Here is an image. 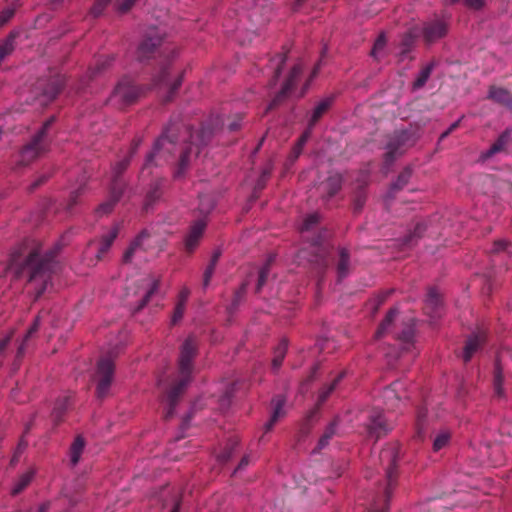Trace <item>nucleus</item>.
<instances>
[{
    "label": "nucleus",
    "instance_id": "obj_1",
    "mask_svg": "<svg viewBox=\"0 0 512 512\" xmlns=\"http://www.w3.org/2000/svg\"><path fill=\"white\" fill-rule=\"evenodd\" d=\"M64 246L62 241L47 250L37 245L26 255H13L9 269L18 279H25L28 283L34 285L35 298H40L46 291L51 274L55 266V257Z\"/></svg>",
    "mask_w": 512,
    "mask_h": 512
},
{
    "label": "nucleus",
    "instance_id": "obj_2",
    "mask_svg": "<svg viewBox=\"0 0 512 512\" xmlns=\"http://www.w3.org/2000/svg\"><path fill=\"white\" fill-rule=\"evenodd\" d=\"M161 49L162 54H167L160 64V70L154 77V85L166 90L163 98L164 103L173 100L174 95L180 88L183 81V72L172 76L170 74V61L174 57L175 51L163 42V38L158 31L148 33L139 44L137 49V59L145 61L154 57L155 53Z\"/></svg>",
    "mask_w": 512,
    "mask_h": 512
},
{
    "label": "nucleus",
    "instance_id": "obj_3",
    "mask_svg": "<svg viewBox=\"0 0 512 512\" xmlns=\"http://www.w3.org/2000/svg\"><path fill=\"white\" fill-rule=\"evenodd\" d=\"M198 340L194 335L188 336L180 347L178 357V376L175 383L167 393L168 409L165 412V419L173 417L174 410L180 396L184 393L192 380L194 372V359L198 354Z\"/></svg>",
    "mask_w": 512,
    "mask_h": 512
},
{
    "label": "nucleus",
    "instance_id": "obj_4",
    "mask_svg": "<svg viewBox=\"0 0 512 512\" xmlns=\"http://www.w3.org/2000/svg\"><path fill=\"white\" fill-rule=\"evenodd\" d=\"M179 130L180 124L178 122H170L165 127L161 136L155 141L153 150L147 155L142 173L153 165L157 166L161 162L170 160L177 146Z\"/></svg>",
    "mask_w": 512,
    "mask_h": 512
},
{
    "label": "nucleus",
    "instance_id": "obj_5",
    "mask_svg": "<svg viewBox=\"0 0 512 512\" xmlns=\"http://www.w3.org/2000/svg\"><path fill=\"white\" fill-rule=\"evenodd\" d=\"M129 165V159H123L117 162L112 168L111 182L108 189V199L101 205H98V215L110 213L115 205L120 201L127 189V182L122 174Z\"/></svg>",
    "mask_w": 512,
    "mask_h": 512
},
{
    "label": "nucleus",
    "instance_id": "obj_6",
    "mask_svg": "<svg viewBox=\"0 0 512 512\" xmlns=\"http://www.w3.org/2000/svg\"><path fill=\"white\" fill-rule=\"evenodd\" d=\"M54 122L55 117L53 116L47 119L42 125L41 129L22 148L19 154L18 165H28L48 150L50 144L48 129L53 125Z\"/></svg>",
    "mask_w": 512,
    "mask_h": 512
},
{
    "label": "nucleus",
    "instance_id": "obj_7",
    "mask_svg": "<svg viewBox=\"0 0 512 512\" xmlns=\"http://www.w3.org/2000/svg\"><path fill=\"white\" fill-rule=\"evenodd\" d=\"M141 94L142 89L132 79L124 77L115 86L107 103L116 109H124L134 104Z\"/></svg>",
    "mask_w": 512,
    "mask_h": 512
},
{
    "label": "nucleus",
    "instance_id": "obj_8",
    "mask_svg": "<svg viewBox=\"0 0 512 512\" xmlns=\"http://www.w3.org/2000/svg\"><path fill=\"white\" fill-rule=\"evenodd\" d=\"M186 132L189 134L190 144L181 150L178 167L175 171V177L177 178L184 174V171L190 163L192 154H198L199 147L206 145L212 136L211 129L205 126H202L196 134H193L189 128H186Z\"/></svg>",
    "mask_w": 512,
    "mask_h": 512
},
{
    "label": "nucleus",
    "instance_id": "obj_9",
    "mask_svg": "<svg viewBox=\"0 0 512 512\" xmlns=\"http://www.w3.org/2000/svg\"><path fill=\"white\" fill-rule=\"evenodd\" d=\"M116 357L117 350L113 348L106 355L98 359V400L111 395L115 371L114 360Z\"/></svg>",
    "mask_w": 512,
    "mask_h": 512
},
{
    "label": "nucleus",
    "instance_id": "obj_10",
    "mask_svg": "<svg viewBox=\"0 0 512 512\" xmlns=\"http://www.w3.org/2000/svg\"><path fill=\"white\" fill-rule=\"evenodd\" d=\"M379 460L386 474L387 486L384 491V496L385 503L388 505L397 478V462L399 460L398 446L392 444L384 447L379 454Z\"/></svg>",
    "mask_w": 512,
    "mask_h": 512
},
{
    "label": "nucleus",
    "instance_id": "obj_11",
    "mask_svg": "<svg viewBox=\"0 0 512 512\" xmlns=\"http://www.w3.org/2000/svg\"><path fill=\"white\" fill-rule=\"evenodd\" d=\"M416 142V137L413 132L408 130L395 131L389 136L386 143V153L384 161L387 165L392 164L398 157L403 155L405 151L413 146Z\"/></svg>",
    "mask_w": 512,
    "mask_h": 512
},
{
    "label": "nucleus",
    "instance_id": "obj_12",
    "mask_svg": "<svg viewBox=\"0 0 512 512\" xmlns=\"http://www.w3.org/2000/svg\"><path fill=\"white\" fill-rule=\"evenodd\" d=\"M328 236L327 231L321 232L316 237H313L310 239V248H311V255L307 257V250L302 249L300 251L299 257L300 258H307V260L313 264L314 266L325 269L328 266V249L325 246L324 242Z\"/></svg>",
    "mask_w": 512,
    "mask_h": 512
},
{
    "label": "nucleus",
    "instance_id": "obj_13",
    "mask_svg": "<svg viewBox=\"0 0 512 512\" xmlns=\"http://www.w3.org/2000/svg\"><path fill=\"white\" fill-rule=\"evenodd\" d=\"M448 22L443 18H434L426 21L422 27V36L427 44L435 43L448 32Z\"/></svg>",
    "mask_w": 512,
    "mask_h": 512
},
{
    "label": "nucleus",
    "instance_id": "obj_14",
    "mask_svg": "<svg viewBox=\"0 0 512 512\" xmlns=\"http://www.w3.org/2000/svg\"><path fill=\"white\" fill-rule=\"evenodd\" d=\"M303 71V66L301 63H297L293 66L291 69L288 78L284 82L281 90L279 93L273 98V100L270 102V104L267 107V110H272L276 108L278 105H280L289 95V93L294 88L297 79L301 75Z\"/></svg>",
    "mask_w": 512,
    "mask_h": 512
},
{
    "label": "nucleus",
    "instance_id": "obj_15",
    "mask_svg": "<svg viewBox=\"0 0 512 512\" xmlns=\"http://www.w3.org/2000/svg\"><path fill=\"white\" fill-rule=\"evenodd\" d=\"M344 375L345 373L344 372H341L340 374H338V376L336 378H334V380L329 384V385H326L324 386L320 392H319V395H318V399H317V407L312 409L306 416V419H305V423H304V426H305V429H306V432L308 433L310 427H311V421L312 419L317 415L318 413V410H319V407L328 399V397L330 396V394L335 390V388L337 387V385L339 384V382L344 378Z\"/></svg>",
    "mask_w": 512,
    "mask_h": 512
},
{
    "label": "nucleus",
    "instance_id": "obj_16",
    "mask_svg": "<svg viewBox=\"0 0 512 512\" xmlns=\"http://www.w3.org/2000/svg\"><path fill=\"white\" fill-rule=\"evenodd\" d=\"M423 309L425 314L431 319H438L443 315L444 307L442 298L435 288H429Z\"/></svg>",
    "mask_w": 512,
    "mask_h": 512
},
{
    "label": "nucleus",
    "instance_id": "obj_17",
    "mask_svg": "<svg viewBox=\"0 0 512 512\" xmlns=\"http://www.w3.org/2000/svg\"><path fill=\"white\" fill-rule=\"evenodd\" d=\"M403 392L404 384L401 381H395L383 390L382 399L388 410H394L398 407Z\"/></svg>",
    "mask_w": 512,
    "mask_h": 512
},
{
    "label": "nucleus",
    "instance_id": "obj_18",
    "mask_svg": "<svg viewBox=\"0 0 512 512\" xmlns=\"http://www.w3.org/2000/svg\"><path fill=\"white\" fill-rule=\"evenodd\" d=\"M206 228V222L203 219L196 220L189 229L185 238V249L187 252L192 253L198 246L203 233Z\"/></svg>",
    "mask_w": 512,
    "mask_h": 512
},
{
    "label": "nucleus",
    "instance_id": "obj_19",
    "mask_svg": "<svg viewBox=\"0 0 512 512\" xmlns=\"http://www.w3.org/2000/svg\"><path fill=\"white\" fill-rule=\"evenodd\" d=\"M342 187V177L338 173H333L328 176V178L321 182L318 186V191L322 195L323 198L329 199L332 198L335 194L339 192Z\"/></svg>",
    "mask_w": 512,
    "mask_h": 512
},
{
    "label": "nucleus",
    "instance_id": "obj_20",
    "mask_svg": "<svg viewBox=\"0 0 512 512\" xmlns=\"http://www.w3.org/2000/svg\"><path fill=\"white\" fill-rule=\"evenodd\" d=\"M368 430L371 435L379 438L391 430V425L387 423L384 415L381 412L374 411L369 416Z\"/></svg>",
    "mask_w": 512,
    "mask_h": 512
},
{
    "label": "nucleus",
    "instance_id": "obj_21",
    "mask_svg": "<svg viewBox=\"0 0 512 512\" xmlns=\"http://www.w3.org/2000/svg\"><path fill=\"white\" fill-rule=\"evenodd\" d=\"M488 99L512 112V93L509 90L491 86L488 92Z\"/></svg>",
    "mask_w": 512,
    "mask_h": 512
},
{
    "label": "nucleus",
    "instance_id": "obj_22",
    "mask_svg": "<svg viewBox=\"0 0 512 512\" xmlns=\"http://www.w3.org/2000/svg\"><path fill=\"white\" fill-rule=\"evenodd\" d=\"M485 340V333L481 331L471 335L467 339L463 352L464 362H469L471 360L474 353H476L483 346Z\"/></svg>",
    "mask_w": 512,
    "mask_h": 512
},
{
    "label": "nucleus",
    "instance_id": "obj_23",
    "mask_svg": "<svg viewBox=\"0 0 512 512\" xmlns=\"http://www.w3.org/2000/svg\"><path fill=\"white\" fill-rule=\"evenodd\" d=\"M49 314L48 311H41L40 314L35 318L33 324L30 326V328L27 330L26 334H25V337L22 341V343L19 345L18 349H17V353H16V359H15V363H14V366L16 368H18L19 366V361L21 360V358L23 357L24 353H25V346H26V342L28 341V339L33 335L35 334L39 327H40V324H41V320L42 318H44V316H47Z\"/></svg>",
    "mask_w": 512,
    "mask_h": 512
},
{
    "label": "nucleus",
    "instance_id": "obj_24",
    "mask_svg": "<svg viewBox=\"0 0 512 512\" xmlns=\"http://www.w3.org/2000/svg\"><path fill=\"white\" fill-rule=\"evenodd\" d=\"M85 446V438L82 435H77L68 450L69 465L71 467H75L80 462Z\"/></svg>",
    "mask_w": 512,
    "mask_h": 512
},
{
    "label": "nucleus",
    "instance_id": "obj_25",
    "mask_svg": "<svg viewBox=\"0 0 512 512\" xmlns=\"http://www.w3.org/2000/svg\"><path fill=\"white\" fill-rule=\"evenodd\" d=\"M338 281L346 278L351 271L350 254L346 248H340L338 251V261L336 264Z\"/></svg>",
    "mask_w": 512,
    "mask_h": 512
},
{
    "label": "nucleus",
    "instance_id": "obj_26",
    "mask_svg": "<svg viewBox=\"0 0 512 512\" xmlns=\"http://www.w3.org/2000/svg\"><path fill=\"white\" fill-rule=\"evenodd\" d=\"M286 399L282 395H277L272 400L273 405V412L271 415L270 420L265 424V431L269 432L275 423L279 420L280 417L284 416V405H285Z\"/></svg>",
    "mask_w": 512,
    "mask_h": 512
},
{
    "label": "nucleus",
    "instance_id": "obj_27",
    "mask_svg": "<svg viewBox=\"0 0 512 512\" xmlns=\"http://www.w3.org/2000/svg\"><path fill=\"white\" fill-rule=\"evenodd\" d=\"M414 335V322L413 320H409L408 323L404 324L402 331L397 335V339L400 341L404 351L409 352L410 348L413 347Z\"/></svg>",
    "mask_w": 512,
    "mask_h": 512
},
{
    "label": "nucleus",
    "instance_id": "obj_28",
    "mask_svg": "<svg viewBox=\"0 0 512 512\" xmlns=\"http://www.w3.org/2000/svg\"><path fill=\"white\" fill-rule=\"evenodd\" d=\"M417 37H418V34L413 30H409L401 36V40H400V44H399V48H400L399 56H400L401 60H405L406 58L409 57L408 55H409L410 51L412 50Z\"/></svg>",
    "mask_w": 512,
    "mask_h": 512
},
{
    "label": "nucleus",
    "instance_id": "obj_29",
    "mask_svg": "<svg viewBox=\"0 0 512 512\" xmlns=\"http://www.w3.org/2000/svg\"><path fill=\"white\" fill-rule=\"evenodd\" d=\"M334 102V96H328L322 99L314 108L312 116L309 120L310 128H314L316 123L321 119V117L330 109Z\"/></svg>",
    "mask_w": 512,
    "mask_h": 512
},
{
    "label": "nucleus",
    "instance_id": "obj_30",
    "mask_svg": "<svg viewBox=\"0 0 512 512\" xmlns=\"http://www.w3.org/2000/svg\"><path fill=\"white\" fill-rule=\"evenodd\" d=\"M64 78L62 76H57L52 78L47 87L44 89L43 96L45 97V101H52L56 98V96L61 92L64 86Z\"/></svg>",
    "mask_w": 512,
    "mask_h": 512
},
{
    "label": "nucleus",
    "instance_id": "obj_31",
    "mask_svg": "<svg viewBox=\"0 0 512 512\" xmlns=\"http://www.w3.org/2000/svg\"><path fill=\"white\" fill-rule=\"evenodd\" d=\"M119 233V226H112L106 233L101 236L100 246H98V259L101 254L106 253L115 239L117 238Z\"/></svg>",
    "mask_w": 512,
    "mask_h": 512
},
{
    "label": "nucleus",
    "instance_id": "obj_32",
    "mask_svg": "<svg viewBox=\"0 0 512 512\" xmlns=\"http://www.w3.org/2000/svg\"><path fill=\"white\" fill-rule=\"evenodd\" d=\"M510 140V131L505 130L496 141L490 146V148L483 154L485 158H490L493 155L502 152L506 149L507 144Z\"/></svg>",
    "mask_w": 512,
    "mask_h": 512
},
{
    "label": "nucleus",
    "instance_id": "obj_33",
    "mask_svg": "<svg viewBox=\"0 0 512 512\" xmlns=\"http://www.w3.org/2000/svg\"><path fill=\"white\" fill-rule=\"evenodd\" d=\"M339 424V419L335 418L325 429L324 433L320 437L314 452H319L324 449L329 441L336 435V430Z\"/></svg>",
    "mask_w": 512,
    "mask_h": 512
},
{
    "label": "nucleus",
    "instance_id": "obj_34",
    "mask_svg": "<svg viewBox=\"0 0 512 512\" xmlns=\"http://www.w3.org/2000/svg\"><path fill=\"white\" fill-rule=\"evenodd\" d=\"M286 59H287V52L284 54L277 55L270 60V68L273 70V76L269 82V85L271 87L276 85V83L281 75L282 68L286 62Z\"/></svg>",
    "mask_w": 512,
    "mask_h": 512
},
{
    "label": "nucleus",
    "instance_id": "obj_35",
    "mask_svg": "<svg viewBox=\"0 0 512 512\" xmlns=\"http://www.w3.org/2000/svg\"><path fill=\"white\" fill-rule=\"evenodd\" d=\"M436 65L437 61L432 60L420 70L415 81L413 82V88L415 90L422 88L426 84Z\"/></svg>",
    "mask_w": 512,
    "mask_h": 512
},
{
    "label": "nucleus",
    "instance_id": "obj_36",
    "mask_svg": "<svg viewBox=\"0 0 512 512\" xmlns=\"http://www.w3.org/2000/svg\"><path fill=\"white\" fill-rule=\"evenodd\" d=\"M34 475L35 472L32 469L20 475L11 489V494L18 495L24 489H26L28 485L31 483L32 479L34 478Z\"/></svg>",
    "mask_w": 512,
    "mask_h": 512
},
{
    "label": "nucleus",
    "instance_id": "obj_37",
    "mask_svg": "<svg viewBox=\"0 0 512 512\" xmlns=\"http://www.w3.org/2000/svg\"><path fill=\"white\" fill-rule=\"evenodd\" d=\"M288 344L285 339L281 340L280 343L274 349L273 359H272V368L276 371L278 370L287 353Z\"/></svg>",
    "mask_w": 512,
    "mask_h": 512
},
{
    "label": "nucleus",
    "instance_id": "obj_38",
    "mask_svg": "<svg viewBox=\"0 0 512 512\" xmlns=\"http://www.w3.org/2000/svg\"><path fill=\"white\" fill-rule=\"evenodd\" d=\"M238 444L239 441L237 438L230 439L223 450L218 454L217 460L222 464L227 463L234 455Z\"/></svg>",
    "mask_w": 512,
    "mask_h": 512
},
{
    "label": "nucleus",
    "instance_id": "obj_39",
    "mask_svg": "<svg viewBox=\"0 0 512 512\" xmlns=\"http://www.w3.org/2000/svg\"><path fill=\"white\" fill-rule=\"evenodd\" d=\"M412 177V169L411 167H405L400 174L398 175L396 181L391 184V191H399L402 190L410 181Z\"/></svg>",
    "mask_w": 512,
    "mask_h": 512
},
{
    "label": "nucleus",
    "instance_id": "obj_40",
    "mask_svg": "<svg viewBox=\"0 0 512 512\" xmlns=\"http://www.w3.org/2000/svg\"><path fill=\"white\" fill-rule=\"evenodd\" d=\"M398 314H399V311L396 307L391 308L388 311L384 320L381 322V324L379 325V328L376 331L377 338L382 337L386 333V331L389 329V327L391 326V324L393 323L394 319L397 317Z\"/></svg>",
    "mask_w": 512,
    "mask_h": 512
},
{
    "label": "nucleus",
    "instance_id": "obj_41",
    "mask_svg": "<svg viewBox=\"0 0 512 512\" xmlns=\"http://www.w3.org/2000/svg\"><path fill=\"white\" fill-rule=\"evenodd\" d=\"M69 405V397H63L58 399L52 411V417L56 424L62 421L63 415L65 414Z\"/></svg>",
    "mask_w": 512,
    "mask_h": 512
},
{
    "label": "nucleus",
    "instance_id": "obj_42",
    "mask_svg": "<svg viewBox=\"0 0 512 512\" xmlns=\"http://www.w3.org/2000/svg\"><path fill=\"white\" fill-rule=\"evenodd\" d=\"M220 255H221V252L220 251H215L211 257V260H210V263L208 264V266L206 267L205 271H204V275H203V286L204 288H206L209 283H210V280L214 274V271H215V267L218 263V260L220 258Z\"/></svg>",
    "mask_w": 512,
    "mask_h": 512
},
{
    "label": "nucleus",
    "instance_id": "obj_43",
    "mask_svg": "<svg viewBox=\"0 0 512 512\" xmlns=\"http://www.w3.org/2000/svg\"><path fill=\"white\" fill-rule=\"evenodd\" d=\"M426 231V225L424 223H417L412 232L404 238V243L407 246H412L418 239H420L423 233Z\"/></svg>",
    "mask_w": 512,
    "mask_h": 512
},
{
    "label": "nucleus",
    "instance_id": "obj_44",
    "mask_svg": "<svg viewBox=\"0 0 512 512\" xmlns=\"http://www.w3.org/2000/svg\"><path fill=\"white\" fill-rule=\"evenodd\" d=\"M502 385H503L502 369H501L500 365L498 363H496L495 369H494L493 387H494L495 395L498 396L499 398L504 396V391H503Z\"/></svg>",
    "mask_w": 512,
    "mask_h": 512
},
{
    "label": "nucleus",
    "instance_id": "obj_45",
    "mask_svg": "<svg viewBox=\"0 0 512 512\" xmlns=\"http://www.w3.org/2000/svg\"><path fill=\"white\" fill-rule=\"evenodd\" d=\"M272 262H273V258L269 257V259L266 261V263L262 266V268L259 271L258 281H257V285H256L257 293H259L261 291L262 287L267 282Z\"/></svg>",
    "mask_w": 512,
    "mask_h": 512
},
{
    "label": "nucleus",
    "instance_id": "obj_46",
    "mask_svg": "<svg viewBox=\"0 0 512 512\" xmlns=\"http://www.w3.org/2000/svg\"><path fill=\"white\" fill-rule=\"evenodd\" d=\"M247 286H248V283L243 282L241 284V286L239 287V289L234 293L232 302L227 308L229 313H233L238 308V306L240 305L241 301L243 300V298L246 294Z\"/></svg>",
    "mask_w": 512,
    "mask_h": 512
},
{
    "label": "nucleus",
    "instance_id": "obj_47",
    "mask_svg": "<svg viewBox=\"0 0 512 512\" xmlns=\"http://www.w3.org/2000/svg\"><path fill=\"white\" fill-rule=\"evenodd\" d=\"M160 282L159 280H154L148 290L145 292L144 296L142 297L141 301L135 308L134 312H138L142 310L147 303L150 301L151 297L157 292L159 289Z\"/></svg>",
    "mask_w": 512,
    "mask_h": 512
},
{
    "label": "nucleus",
    "instance_id": "obj_48",
    "mask_svg": "<svg viewBox=\"0 0 512 512\" xmlns=\"http://www.w3.org/2000/svg\"><path fill=\"white\" fill-rule=\"evenodd\" d=\"M162 183V180H157L151 185L146 196V208L160 198Z\"/></svg>",
    "mask_w": 512,
    "mask_h": 512
},
{
    "label": "nucleus",
    "instance_id": "obj_49",
    "mask_svg": "<svg viewBox=\"0 0 512 512\" xmlns=\"http://www.w3.org/2000/svg\"><path fill=\"white\" fill-rule=\"evenodd\" d=\"M319 219H320V216L317 213L308 215L304 219L303 224L300 228L301 233L305 234V233L313 231L317 227V225L319 223Z\"/></svg>",
    "mask_w": 512,
    "mask_h": 512
},
{
    "label": "nucleus",
    "instance_id": "obj_50",
    "mask_svg": "<svg viewBox=\"0 0 512 512\" xmlns=\"http://www.w3.org/2000/svg\"><path fill=\"white\" fill-rule=\"evenodd\" d=\"M214 208V200L208 194L200 195L198 209L201 214H208Z\"/></svg>",
    "mask_w": 512,
    "mask_h": 512
},
{
    "label": "nucleus",
    "instance_id": "obj_51",
    "mask_svg": "<svg viewBox=\"0 0 512 512\" xmlns=\"http://www.w3.org/2000/svg\"><path fill=\"white\" fill-rule=\"evenodd\" d=\"M450 440V433L448 431L440 432L434 439L433 450L439 451L444 448Z\"/></svg>",
    "mask_w": 512,
    "mask_h": 512
},
{
    "label": "nucleus",
    "instance_id": "obj_52",
    "mask_svg": "<svg viewBox=\"0 0 512 512\" xmlns=\"http://www.w3.org/2000/svg\"><path fill=\"white\" fill-rule=\"evenodd\" d=\"M366 202V193L363 189L356 192L353 200V208L356 213L360 212Z\"/></svg>",
    "mask_w": 512,
    "mask_h": 512
},
{
    "label": "nucleus",
    "instance_id": "obj_53",
    "mask_svg": "<svg viewBox=\"0 0 512 512\" xmlns=\"http://www.w3.org/2000/svg\"><path fill=\"white\" fill-rule=\"evenodd\" d=\"M427 415V410L424 408H421L418 410L417 413V419H416V428H417V434L419 437H422L423 431H424V421Z\"/></svg>",
    "mask_w": 512,
    "mask_h": 512
},
{
    "label": "nucleus",
    "instance_id": "obj_54",
    "mask_svg": "<svg viewBox=\"0 0 512 512\" xmlns=\"http://www.w3.org/2000/svg\"><path fill=\"white\" fill-rule=\"evenodd\" d=\"M185 309H186L185 304L176 302V305H175V308L173 311V315H172V319H171L172 325L177 324L183 318Z\"/></svg>",
    "mask_w": 512,
    "mask_h": 512
},
{
    "label": "nucleus",
    "instance_id": "obj_55",
    "mask_svg": "<svg viewBox=\"0 0 512 512\" xmlns=\"http://www.w3.org/2000/svg\"><path fill=\"white\" fill-rule=\"evenodd\" d=\"M84 185L85 183H82L77 190L71 193L70 199L67 204V210L71 211L74 205L77 204L78 197L82 195V193L84 192Z\"/></svg>",
    "mask_w": 512,
    "mask_h": 512
},
{
    "label": "nucleus",
    "instance_id": "obj_56",
    "mask_svg": "<svg viewBox=\"0 0 512 512\" xmlns=\"http://www.w3.org/2000/svg\"><path fill=\"white\" fill-rule=\"evenodd\" d=\"M385 44H386V37L384 34H380L374 43L373 49L371 51V55L373 57H377L378 52L384 48Z\"/></svg>",
    "mask_w": 512,
    "mask_h": 512
},
{
    "label": "nucleus",
    "instance_id": "obj_57",
    "mask_svg": "<svg viewBox=\"0 0 512 512\" xmlns=\"http://www.w3.org/2000/svg\"><path fill=\"white\" fill-rule=\"evenodd\" d=\"M461 2L465 7L472 10H480L486 4V0H461Z\"/></svg>",
    "mask_w": 512,
    "mask_h": 512
},
{
    "label": "nucleus",
    "instance_id": "obj_58",
    "mask_svg": "<svg viewBox=\"0 0 512 512\" xmlns=\"http://www.w3.org/2000/svg\"><path fill=\"white\" fill-rule=\"evenodd\" d=\"M51 176L50 172L41 174L32 184L29 186V190L32 192L45 183Z\"/></svg>",
    "mask_w": 512,
    "mask_h": 512
},
{
    "label": "nucleus",
    "instance_id": "obj_59",
    "mask_svg": "<svg viewBox=\"0 0 512 512\" xmlns=\"http://www.w3.org/2000/svg\"><path fill=\"white\" fill-rule=\"evenodd\" d=\"M136 251H137L136 243H130V245L128 246V248L125 250V252L123 254V261L125 263H130L132 261L133 256Z\"/></svg>",
    "mask_w": 512,
    "mask_h": 512
},
{
    "label": "nucleus",
    "instance_id": "obj_60",
    "mask_svg": "<svg viewBox=\"0 0 512 512\" xmlns=\"http://www.w3.org/2000/svg\"><path fill=\"white\" fill-rule=\"evenodd\" d=\"M149 237L150 234L147 232V230H143L136 236V238L131 243H136V248L137 250H139L143 247L144 241Z\"/></svg>",
    "mask_w": 512,
    "mask_h": 512
},
{
    "label": "nucleus",
    "instance_id": "obj_61",
    "mask_svg": "<svg viewBox=\"0 0 512 512\" xmlns=\"http://www.w3.org/2000/svg\"><path fill=\"white\" fill-rule=\"evenodd\" d=\"M136 0H122L117 5V10L120 13H127L135 4Z\"/></svg>",
    "mask_w": 512,
    "mask_h": 512
},
{
    "label": "nucleus",
    "instance_id": "obj_62",
    "mask_svg": "<svg viewBox=\"0 0 512 512\" xmlns=\"http://www.w3.org/2000/svg\"><path fill=\"white\" fill-rule=\"evenodd\" d=\"M313 128H310V124L308 123L307 129L303 132V134L300 136L297 144L299 146V149H302L305 143L308 141V139L311 136Z\"/></svg>",
    "mask_w": 512,
    "mask_h": 512
},
{
    "label": "nucleus",
    "instance_id": "obj_63",
    "mask_svg": "<svg viewBox=\"0 0 512 512\" xmlns=\"http://www.w3.org/2000/svg\"><path fill=\"white\" fill-rule=\"evenodd\" d=\"M14 15V10L7 8L0 12V25L7 23Z\"/></svg>",
    "mask_w": 512,
    "mask_h": 512
},
{
    "label": "nucleus",
    "instance_id": "obj_64",
    "mask_svg": "<svg viewBox=\"0 0 512 512\" xmlns=\"http://www.w3.org/2000/svg\"><path fill=\"white\" fill-rule=\"evenodd\" d=\"M190 296V290L187 287H183L177 297V303L187 304L188 298Z\"/></svg>",
    "mask_w": 512,
    "mask_h": 512
}]
</instances>
